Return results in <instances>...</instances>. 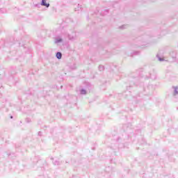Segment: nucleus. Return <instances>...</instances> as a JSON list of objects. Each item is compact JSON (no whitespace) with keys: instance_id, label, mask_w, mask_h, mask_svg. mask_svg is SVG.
I'll list each match as a JSON object with an SVG mask.
<instances>
[{"instance_id":"obj_6","label":"nucleus","mask_w":178,"mask_h":178,"mask_svg":"<svg viewBox=\"0 0 178 178\" xmlns=\"http://www.w3.org/2000/svg\"><path fill=\"white\" fill-rule=\"evenodd\" d=\"M86 93H87V92L86 91V90L82 89V90H81V94L82 95H86Z\"/></svg>"},{"instance_id":"obj_13","label":"nucleus","mask_w":178,"mask_h":178,"mask_svg":"<svg viewBox=\"0 0 178 178\" xmlns=\"http://www.w3.org/2000/svg\"><path fill=\"white\" fill-rule=\"evenodd\" d=\"M27 122H30V120H28Z\"/></svg>"},{"instance_id":"obj_3","label":"nucleus","mask_w":178,"mask_h":178,"mask_svg":"<svg viewBox=\"0 0 178 178\" xmlns=\"http://www.w3.org/2000/svg\"><path fill=\"white\" fill-rule=\"evenodd\" d=\"M63 40L61 38L57 37L55 39V44H59V42H62Z\"/></svg>"},{"instance_id":"obj_8","label":"nucleus","mask_w":178,"mask_h":178,"mask_svg":"<svg viewBox=\"0 0 178 178\" xmlns=\"http://www.w3.org/2000/svg\"><path fill=\"white\" fill-rule=\"evenodd\" d=\"M68 38H69L70 40H73V38H74V37L70 36V35H68Z\"/></svg>"},{"instance_id":"obj_1","label":"nucleus","mask_w":178,"mask_h":178,"mask_svg":"<svg viewBox=\"0 0 178 178\" xmlns=\"http://www.w3.org/2000/svg\"><path fill=\"white\" fill-rule=\"evenodd\" d=\"M170 56L172 58V62H175L177 58V52L176 51H170Z\"/></svg>"},{"instance_id":"obj_5","label":"nucleus","mask_w":178,"mask_h":178,"mask_svg":"<svg viewBox=\"0 0 178 178\" xmlns=\"http://www.w3.org/2000/svg\"><path fill=\"white\" fill-rule=\"evenodd\" d=\"M158 60L160 61V62H163V60H165V59H163V58L159 56V55L157 54L156 56Z\"/></svg>"},{"instance_id":"obj_11","label":"nucleus","mask_w":178,"mask_h":178,"mask_svg":"<svg viewBox=\"0 0 178 178\" xmlns=\"http://www.w3.org/2000/svg\"><path fill=\"white\" fill-rule=\"evenodd\" d=\"M124 27H126V26H122L121 29H124Z\"/></svg>"},{"instance_id":"obj_14","label":"nucleus","mask_w":178,"mask_h":178,"mask_svg":"<svg viewBox=\"0 0 178 178\" xmlns=\"http://www.w3.org/2000/svg\"><path fill=\"white\" fill-rule=\"evenodd\" d=\"M41 134V132H39V135H40Z\"/></svg>"},{"instance_id":"obj_10","label":"nucleus","mask_w":178,"mask_h":178,"mask_svg":"<svg viewBox=\"0 0 178 178\" xmlns=\"http://www.w3.org/2000/svg\"><path fill=\"white\" fill-rule=\"evenodd\" d=\"M81 9V7H78V8H76V10H80Z\"/></svg>"},{"instance_id":"obj_12","label":"nucleus","mask_w":178,"mask_h":178,"mask_svg":"<svg viewBox=\"0 0 178 178\" xmlns=\"http://www.w3.org/2000/svg\"><path fill=\"white\" fill-rule=\"evenodd\" d=\"M10 118H11V119H13V116H11V117H10Z\"/></svg>"},{"instance_id":"obj_4","label":"nucleus","mask_w":178,"mask_h":178,"mask_svg":"<svg viewBox=\"0 0 178 178\" xmlns=\"http://www.w3.org/2000/svg\"><path fill=\"white\" fill-rule=\"evenodd\" d=\"M56 56L57 59H62V53L57 52Z\"/></svg>"},{"instance_id":"obj_9","label":"nucleus","mask_w":178,"mask_h":178,"mask_svg":"<svg viewBox=\"0 0 178 178\" xmlns=\"http://www.w3.org/2000/svg\"><path fill=\"white\" fill-rule=\"evenodd\" d=\"M54 165H59V161H54Z\"/></svg>"},{"instance_id":"obj_2","label":"nucleus","mask_w":178,"mask_h":178,"mask_svg":"<svg viewBox=\"0 0 178 178\" xmlns=\"http://www.w3.org/2000/svg\"><path fill=\"white\" fill-rule=\"evenodd\" d=\"M42 6H46V8H49V3H47V0H42Z\"/></svg>"},{"instance_id":"obj_7","label":"nucleus","mask_w":178,"mask_h":178,"mask_svg":"<svg viewBox=\"0 0 178 178\" xmlns=\"http://www.w3.org/2000/svg\"><path fill=\"white\" fill-rule=\"evenodd\" d=\"M104 65H99V70L100 72H102V71L104 70Z\"/></svg>"}]
</instances>
